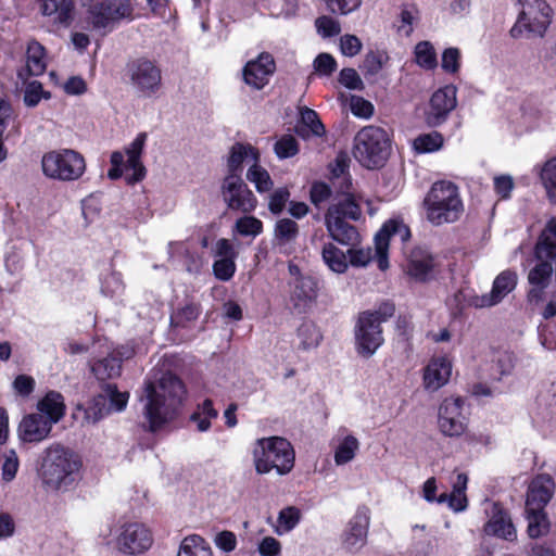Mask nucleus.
Segmentation results:
<instances>
[{
    "label": "nucleus",
    "instance_id": "obj_2",
    "mask_svg": "<svg viewBox=\"0 0 556 556\" xmlns=\"http://www.w3.org/2000/svg\"><path fill=\"white\" fill-rule=\"evenodd\" d=\"M81 467L79 456L61 443L47 446L37 460V477L47 492H66L74 484Z\"/></svg>",
    "mask_w": 556,
    "mask_h": 556
},
{
    "label": "nucleus",
    "instance_id": "obj_32",
    "mask_svg": "<svg viewBox=\"0 0 556 556\" xmlns=\"http://www.w3.org/2000/svg\"><path fill=\"white\" fill-rule=\"evenodd\" d=\"M433 266L432 256L427 251L417 249L410 254L407 273L415 279L425 281L431 274Z\"/></svg>",
    "mask_w": 556,
    "mask_h": 556
},
{
    "label": "nucleus",
    "instance_id": "obj_40",
    "mask_svg": "<svg viewBox=\"0 0 556 556\" xmlns=\"http://www.w3.org/2000/svg\"><path fill=\"white\" fill-rule=\"evenodd\" d=\"M388 61L389 55L387 52L381 50L369 51L366 53L359 68L365 76H376L388 63Z\"/></svg>",
    "mask_w": 556,
    "mask_h": 556
},
{
    "label": "nucleus",
    "instance_id": "obj_22",
    "mask_svg": "<svg viewBox=\"0 0 556 556\" xmlns=\"http://www.w3.org/2000/svg\"><path fill=\"white\" fill-rule=\"evenodd\" d=\"M555 482L549 475H539L529 484L527 492V509H544L553 497Z\"/></svg>",
    "mask_w": 556,
    "mask_h": 556
},
{
    "label": "nucleus",
    "instance_id": "obj_63",
    "mask_svg": "<svg viewBox=\"0 0 556 556\" xmlns=\"http://www.w3.org/2000/svg\"><path fill=\"white\" fill-rule=\"evenodd\" d=\"M339 81L341 85L349 89L361 90L363 89V81L358 73L354 68H343L339 74Z\"/></svg>",
    "mask_w": 556,
    "mask_h": 556
},
{
    "label": "nucleus",
    "instance_id": "obj_4",
    "mask_svg": "<svg viewBox=\"0 0 556 556\" xmlns=\"http://www.w3.org/2000/svg\"><path fill=\"white\" fill-rule=\"evenodd\" d=\"M427 220L441 226L457 222L464 213L458 187L446 180L434 182L424 199Z\"/></svg>",
    "mask_w": 556,
    "mask_h": 556
},
{
    "label": "nucleus",
    "instance_id": "obj_48",
    "mask_svg": "<svg viewBox=\"0 0 556 556\" xmlns=\"http://www.w3.org/2000/svg\"><path fill=\"white\" fill-rule=\"evenodd\" d=\"M515 366V357L509 352L497 353L493 358L492 375L494 379L501 380L504 376L510 375Z\"/></svg>",
    "mask_w": 556,
    "mask_h": 556
},
{
    "label": "nucleus",
    "instance_id": "obj_60",
    "mask_svg": "<svg viewBox=\"0 0 556 556\" xmlns=\"http://www.w3.org/2000/svg\"><path fill=\"white\" fill-rule=\"evenodd\" d=\"M290 192L286 187L276 189L269 197L268 208L273 214H279L283 211Z\"/></svg>",
    "mask_w": 556,
    "mask_h": 556
},
{
    "label": "nucleus",
    "instance_id": "obj_49",
    "mask_svg": "<svg viewBox=\"0 0 556 556\" xmlns=\"http://www.w3.org/2000/svg\"><path fill=\"white\" fill-rule=\"evenodd\" d=\"M50 98L51 93L42 89L41 83L33 80L26 84L23 97L26 106L35 108L39 104L41 99Z\"/></svg>",
    "mask_w": 556,
    "mask_h": 556
},
{
    "label": "nucleus",
    "instance_id": "obj_58",
    "mask_svg": "<svg viewBox=\"0 0 556 556\" xmlns=\"http://www.w3.org/2000/svg\"><path fill=\"white\" fill-rule=\"evenodd\" d=\"M315 26L318 34L325 38L337 36L341 31L340 23L328 15L319 16L315 21Z\"/></svg>",
    "mask_w": 556,
    "mask_h": 556
},
{
    "label": "nucleus",
    "instance_id": "obj_29",
    "mask_svg": "<svg viewBox=\"0 0 556 556\" xmlns=\"http://www.w3.org/2000/svg\"><path fill=\"white\" fill-rule=\"evenodd\" d=\"M535 256L539 261H553L556 257V219L547 222L535 244Z\"/></svg>",
    "mask_w": 556,
    "mask_h": 556
},
{
    "label": "nucleus",
    "instance_id": "obj_56",
    "mask_svg": "<svg viewBox=\"0 0 556 556\" xmlns=\"http://www.w3.org/2000/svg\"><path fill=\"white\" fill-rule=\"evenodd\" d=\"M236 271L235 258H218L213 264V273L218 280H230Z\"/></svg>",
    "mask_w": 556,
    "mask_h": 556
},
{
    "label": "nucleus",
    "instance_id": "obj_28",
    "mask_svg": "<svg viewBox=\"0 0 556 556\" xmlns=\"http://www.w3.org/2000/svg\"><path fill=\"white\" fill-rule=\"evenodd\" d=\"M468 477L465 473H458L456 480L453 482V490L450 494L442 493L438 496L439 504L446 503L447 506L455 513L462 511L467 507V489Z\"/></svg>",
    "mask_w": 556,
    "mask_h": 556
},
{
    "label": "nucleus",
    "instance_id": "obj_25",
    "mask_svg": "<svg viewBox=\"0 0 556 556\" xmlns=\"http://www.w3.org/2000/svg\"><path fill=\"white\" fill-rule=\"evenodd\" d=\"M452 374V364L446 357L432 359L425 369V388L437 391L447 383Z\"/></svg>",
    "mask_w": 556,
    "mask_h": 556
},
{
    "label": "nucleus",
    "instance_id": "obj_52",
    "mask_svg": "<svg viewBox=\"0 0 556 556\" xmlns=\"http://www.w3.org/2000/svg\"><path fill=\"white\" fill-rule=\"evenodd\" d=\"M299 235L298 224L289 218L279 219L275 226V237L283 242H290L294 240Z\"/></svg>",
    "mask_w": 556,
    "mask_h": 556
},
{
    "label": "nucleus",
    "instance_id": "obj_61",
    "mask_svg": "<svg viewBox=\"0 0 556 556\" xmlns=\"http://www.w3.org/2000/svg\"><path fill=\"white\" fill-rule=\"evenodd\" d=\"M363 43L355 35H343L340 38V50L343 55L352 58L358 54L362 50Z\"/></svg>",
    "mask_w": 556,
    "mask_h": 556
},
{
    "label": "nucleus",
    "instance_id": "obj_47",
    "mask_svg": "<svg viewBox=\"0 0 556 556\" xmlns=\"http://www.w3.org/2000/svg\"><path fill=\"white\" fill-rule=\"evenodd\" d=\"M415 58L417 64L426 70H432L438 64L433 46L429 41H420L416 45Z\"/></svg>",
    "mask_w": 556,
    "mask_h": 556
},
{
    "label": "nucleus",
    "instance_id": "obj_42",
    "mask_svg": "<svg viewBox=\"0 0 556 556\" xmlns=\"http://www.w3.org/2000/svg\"><path fill=\"white\" fill-rule=\"evenodd\" d=\"M359 448V442L354 435H346L338 445L334 453V462L337 465H345L350 463Z\"/></svg>",
    "mask_w": 556,
    "mask_h": 556
},
{
    "label": "nucleus",
    "instance_id": "obj_7",
    "mask_svg": "<svg viewBox=\"0 0 556 556\" xmlns=\"http://www.w3.org/2000/svg\"><path fill=\"white\" fill-rule=\"evenodd\" d=\"M394 314L390 303L381 304L377 309L365 311L358 315L355 326V344L358 354L370 357L383 343L381 324Z\"/></svg>",
    "mask_w": 556,
    "mask_h": 556
},
{
    "label": "nucleus",
    "instance_id": "obj_44",
    "mask_svg": "<svg viewBox=\"0 0 556 556\" xmlns=\"http://www.w3.org/2000/svg\"><path fill=\"white\" fill-rule=\"evenodd\" d=\"M301 520V510L295 506H288L280 510L277 518V533L283 534L293 530Z\"/></svg>",
    "mask_w": 556,
    "mask_h": 556
},
{
    "label": "nucleus",
    "instance_id": "obj_43",
    "mask_svg": "<svg viewBox=\"0 0 556 556\" xmlns=\"http://www.w3.org/2000/svg\"><path fill=\"white\" fill-rule=\"evenodd\" d=\"M540 178L549 201L556 203V157L545 162L541 168Z\"/></svg>",
    "mask_w": 556,
    "mask_h": 556
},
{
    "label": "nucleus",
    "instance_id": "obj_36",
    "mask_svg": "<svg viewBox=\"0 0 556 556\" xmlns=\"http://www.w3.org/2000/svg\"><path fill=\"white\" fill-rule=\"evenodd\" d=\"M122 370L121 359L115 356H108L94 362L91 371L98 380H106L118 377Z\"/></svg>",
    "mask_w": 556,
    "mask_h": 556
},
{
    "label": "nucleus",
    "instance_id": "obj_59",
    "mask_svg": "<svg viewBox=\"0 0 556 556\" xmlns=\"http://www.w3.org/2000/svg\"><path fill=\"white\" fill-rule=\"evenodd\" d=\"M20 462L17 454L14 450H10L4 455V462L2 464V480L5 482L12 481L17 473Z\"/></svg>",
    "mask_w": 556,
    "mask_h": 556
},
{
    "label": "nucleus",
    "instance_id": "obj_39",
    "mask_svg": "<svg viewBox=\"0 0 556 556\" xmlns=\"http://www.w3.org/2000/svg\"><path fill=\"white\" fill-rule=\"evenodd\" d=\"M299 348L309 350L318 346L321 334L317 326L312 321H304L298 328Z\"/></svg>",
    "mask_w": 556,
    "mask_h": 556
},
{
    "label": "nucleus",
    "instance_id": "obj_10",
    "mask_svg": "<svg viewBox=\"0 0 556 556\" xmlns=\"http://www.w3.org/2000/svg\"><path fill=\"white\" fill-rule=\"evenodd\" d=\"M521 11L510 29L513 38L526 31L530 36L542 37L552 22V9L545 0H520Z\"/></svg>",
    "mask_w": 556,
    "mask_h": 556
},
{
    "label": "nucleus",
    "instance_id": "obj_15",
    "mask_svg": "<svg viewBox=\"0 0 556 556\" xmlns=\"http://www.w3.org/2000/svg\"><path fill=\"white\" fill-rule=\"evenodd\" d=\"M128 392L118 391L115 384L103 386L99 395L93 399L92 405L86 410V418L97 422L112 412H122L128 403Z\"/></svg>",
    "mask_w": 556,
    "mask_h": 556
},
{
    "label": "nucleus",
    "instance_id": "obj_37",
    "mask_svg": "<svg viewBox=\"0 0 556 556\" xmlns=\"http://www.w3.org/2000/svg\"><path fill=\"white\" fill-rule=\"evenodd\" d=\"M321 255L324 262L334 273L342 274L349 267L345 253L333 243H326L323 248Z\"/></svg>",
    "mask_w": 556,
    "mask_h": 556
},
{
    "label": "nucleus",
    "instance_id": "obj_31",
    "mask_svg": "<svg viewBox=\"0 0 556 556\" xmlns=\"http://www.w3.org/2000/svg\"><path fill=\"white\" fill-rule=\"evenodd\" d=\"M26 74L24 71L18 72V78L26 79L27 75L39 76L45 73L47 63L45 59V48L37 41H30L27 47Z\"/></svg>",
    "mask_w": 556,
    "mask_h": 556
},
{
    "label": "nucleus",
    "instance_id": "obj_8",
    "mask_svg": "<svg viewBox=\"0 0 556 556\" xmlns=\"http://www.w3.org/2000/svg\"><path fill=\"white\" fill-rule=\"evenodd\" d=\"M399 235L401 240L405 241L409 237V229L402 222L391 219L383 224L382 228L375 236V254L371 249H350L348 251L350 263L355 267L366 266L372 257L376 258L378 267L381 270L389 268L388 251L392 236Z\"/></svg>",
    "mask_w": 556,
    "mask_h": 556
},
{
    "label": "nucleus",
    "instance_id": "obj_64",
    "mask_svg": "<svg viewBox=\"0 0 556 556\" xmlns=\"http://www.w3.org/2000/svg\"><path fill=\"white\" fill-rule=\"evenodd\" d=\"M331 188L325 182H315L311 188V201L314 205L319 206L330 199Z\"/></svg>",
    "mask_w": 556,
    "mask_h": 556
},
{
    "label": "nucleus",
    "instance_id": "obj_6",
    "mask_svg": "<svg viewBox=\"0 0 556 556\" xmlns=\"http://www.w3.org/2000/svg\"><path fill=\"white\" fill-rule=\"evenodd\" d=\"M253 460L258 473H268L276 469L282 476L290 472L294 466V451L285 438H263L256 441Z\"/></svg>",
    "mask_w": 556,
    "mask_h": 556
},
{
    "label": "nucleus",
    "instance_id": "obj_23",
    "mask_svg": "<svg viewBox=\"0 0 556 556\" xmlns=\"http://www.w3.org/2000/svg\"><path fill=\"white\" fill-rule=\"evenodd\" d=\"M484 531L486 534L510 542L517 539V531L510 516L498 504H493L492 516L486 522Z\"/></svg>",
    "mask_w": 556,
    "mask_h": 556
},
{
    "label": "nucleus",
    "instance_id": "obj_50",
    "mask_svg": "<svg viewBox=\"0 0 556 556\" xmlns=\"http://www.w3.org/2000/svg\"><path fill=\"white\" fill-rule=\"evenodd\" d=\"M278 159H289L298 154L299 142L292 135L281 136L274 146Z\"/></svg>",
    "mask_w": 556,
    "mask_h": 556
},
{
    "label": "nucleus",
    "instance_id": "obj_18",
    "mask_svg": "<svg viewBox=\"0 0 556 556\" xmlns=\"http://www.w3.org/2000/svg\"><path fill=\"white\" fill-rule=\"evenodd\" d=\"M370 511L366 506L359 507L346 526L342 535L343 547L352 553L358 552L367 542Z\"/></svg>",
    "mask_w": 556,
    "mask_h": 556
},
{
    "label": "nucleus",
    "instance_id": "obj_38",
    "mask_svg": "<svg viewBox=\"0 0 556 556\" xmlns=\"http://www.w3.org/2000/svg\"><path fill=\"white\" fill-rule=\"evenodd\" d=\"M528 534L532 539H536L547 534L549 530V521L543 509H527Z\"/></svg>",
    "mask_w": 556,
    "mask_h": 556
},
{
    "label": "nucleus",
    "instance_id": "obj_12",
    "mask_svg": "<svg viewBox=\"0 0 556 556\" xmlns=\"http://www.w3.org/2000/svg\"><path fill=\"white\" fill-rule=\"evenodd\" d=\"M130 0H98L88 8V21L94 29L111 31L121 21L132 20Z\"/></svg>",
    "mask_w": 556,
    "mask_h": 556
},
{
    "label": "nucleus",
    "instance_id": "obj_53",
    "mask_svg": "<svg viewBox=\"0 0 556 556\" xmlns=\"http://www.w3.org/2000/svg\"><path fill=\"white\" fill-rule=\"evenodd\" d=\"M442 144L443 138L439 132L420 135L414 141L415 149L421 153L437 151Z\"/></svg>",
    "mask_w": 556,
    "mask_h": 556
},
{
    "label": "nucleus",
    "instance_id": "obj_14",
    "mask_svg": "<svg viewBox=\"0 0 556 556\" xmlns=\"http://www.w3.org/2000/svg\"><path fill=\"white\" fill-rule=\"evenodd\" d=\"M227 207L249 214L256 208L257 199L239 174L227 175L220 188Z\"/></svg>",
    "mask_w": 556,
    "mask_h": 556
},
{
    "label": "nucleus",
    "instance_id": "obj_20",
    "mask_svg": "<svg viewBox=\"0 0 556 556\" xmlns=\"http://www.w3.org/2000/svg\"><path fill=\"white\" fill-rule=\"evenodd\" d=\"M276 70L274 58L269 53H261L255 60L249 61L243 67L244 83L255 90L263 89Z\"/></svg>",
    "mask_w": 556,
    "mask_h": 556
},
{
    "label": "nucleus",
    "instance_id": "obj_16",
    "mask_svg": "<svg viewBox=\"0 0 556 556\" xmlns=\"http://www.w3.org/2000/svg\"><path fill=\"white\" fill-rule=\"evenodd\" d=\"M457 106V88L446 85L434 91L429 100L426 112V122L430 126H440Z\"/></svg>",
    "mask_w": 556,
    "mask_h": 556
},
{
    "label": "nucleus",
    "instance_id": "obj_54",
    "mask_svg": "<svg viewBox=\"0 0 556 556\" xmlns=\"http://www.w3.org/2000/svg\"><path fill=\"white\" fill-rule=\"evenodd\" d=\"M300 114L303 126L307 127L312 135L320 137L325 134V126L314 110L303 108Z\"/></svg>",
    "mask_w": 556,
    "mask_h": 556
},
{
    "label": "nucleus",
    "instance_id": "obj_24",
    "mask_svg": "<svg viewBox=\"0 0 556 556\" xmlns=\"http://www.w3.org/2000/svg\"><path fill=\"white\" fill-rule=\"evenodd\" d=\"M146 140L147 134L140 132L125 149L127 155L126 167L134 172L131 176L126 177L127 182L130 185L141 181L146 176V168L141 162Z\"/></svg>",
    "mask_w": 556,
    "mask_h": 556
},
{
    "label": "nucleus",
    "instance_id": "obj_45",
    "mask_svg": "<svg viewBox=\"0 0 556 556\" xmlns=\"http://www.w3.org/2000/svg\"><path fill=\"white\" fill-rule=\"evenodd\" d=\"M552 261L543 260L536 264L528 275V281L530 285L540 288H546L549 283L553 266Z\"/></svg>",
    "mask_w": 556,
    "mask_h": 556
},
{
    "label": "nucleus",
    "instance_id": "obj_3",
    "mask_svg": "<svg viewBox=\"0 0 556 556\" xmlns=\"http://www.w3.org/2000/svg\"><path fill=\"white\" fill-rule=\"evenodd\" d=\"M362 208L352 193L334 198L325 214V226L331 239L342 245H355L359 235L348 220H358Z\"/></svg>",
    "mask_w": 556,
    "mask_h": 556
},
{
    "label": "nucleus",
    "instance_id": "obj_26",
    "mask_svg": "<svg viewBox=\"0 0 556 556\" xmlns=\"http://www.w3.org/2000/svg\"><path fill=\"white\" fill-rule=\"evenodd\" d=\"M260 154L258 151L250 144L235 143L231 147L230 154L227 162L228 174L241 175L242 164L247 163H258Z\"/></svg>",
    "mask_w": 556,
    "mask_h": 556
},
{
    "label": "nucleus",
    "instance_id": "obj_62",
    "mask_svg": "<svg viewBox=\"0 0 556 556\" xmlns=\"http://www.w3.org/2000/svg\"><path fill=\"white\" fill-rule=\"evenodd\" d=\"M351 112L361 118H369L374 114V105L362 97L353 96L351 98Z\"/></svg>",
    "mask_w": 556,
    "mask_h": 556
},
{
    "label": "nucleus",
    "instance_id": "obj_51",
    "mask_svg": "<svg viewBox=\"0 0 556 556\" xmlns=\"http://www.w3.org/2000/svg\"><path fill=\"white\" fill-rule=\"evenodd\" d=\"M235 230L241 236L256 237L263 231V223L251 215L237 219Z\"/></svg>",
    "mask_w": 556,
    "mask_h": 556
},
{
    "label": "nucleus",
    "instance_id": "obj_41",
    "mask_svg": "<svg viewBox=\"0 0 556 556\" xmlns=\"http://www.w3.org/2000/svg\"><path fill=\"white\" fill-rule=\"evenodd\" d=\"M247 179L254 184L255 189L260 193L269 191L274 186L269 173L258 163H253L250 166L247 172Z\"/></svg>",
    "mask_w": 556,
    "mask_h": 556
},
{
    "label": "nucleus",
    "instance_id": "obj_27",
    "mask_svg": "<svg viewBox=\"0 0 556 556\" xmlns=\"http://www.w3.org/2000/svg\"><path fill=\"white\" fill-rule=\"evenodd\" d=\"M37 409L54 426L65 415L64 397L56 391H50L38 402Z\"/></svg>",
    "mask_w": 556,
    "mask_h": 556
},
{
    "label": "nucleus",
    "instance_id": "obj_34",
    "mask_svg": "<svg viewBox=\"0 0 556 556\" xmlns=\"http://www.w3.org/2000/svg\"><path fill=\"white\" fill-rule=\"evenodd\" d=\"M177 556H213V552L202 536L191 534L180 542Z\"/></svg>",
    "mask_w": 556,
    "mask_h": 556
},
{
    "label": "nucleus",
    "instance_id": "obj_19",
    "mask_svg": "<svg viewBox=\"0 0 556 556\" xmlns=\"http://www.w3.org/2000/svg\"><path fill=\"white\" fill-rule=\"evenodd\" d=\"M290 302L299 313L312 306L318 296V280L309 275H299L289 282Z\"/></svg>",
    "mask_w": 556,
    "mask_h": 556
},
{
    "label": "nucleus",
    "instance_id": "obj_11",
    "mask_svg": "<svg viewBox=\"0 0 556 556\" xmlns=\"http://www.w3.org/2000/svg\"><path fill=\"white\" fill-rule=\"evenodd\" d=\"M125 77L139 97L151 98L162 86L160 67L147 58L130 60L125 67Z\"/></svg>",
    "mask_w": 556,
    "mask_h": 556
},
{
    "label": "nucleus",
    "instance_id": "obj_33",
    "mask_svg": "<svg viewBox=\"0 0 556 556\" xmlns=\"http://www.w3.org/2000/svg\"><path fill=\"white\" fill-rule=\"evenodd\" d=\"M201 314V306L194 302H186L170 315V326L174 328H190Z\"/></svg>",
    "mask_w": 556,
    "mask_h": 556
},
{
    "label": "nucleus",
    "instance_id": "obj_13",
    "mask_svg": "<svg viewBox=\"0 0 556 556\" xmlns=\"http://www.w3.org/2000/svg\"><path fill=\"white\" fill-rule=\"evenodd\" d=\"M115 544L122 554L137 556L151 548L153 535L151 530L141 522H125L117 530Z\"/></svg>",
    "mask_w": 556,
    "mask_h": 556
},
{
    "label": "nucleus",
    "instance_id": "obj_5",
    "mask_svg": "<svg viewBox=\"0 0 556 556\" xmlns=\"http://www.w3.org/2000/svg\"><path fill=\"white\" fill-rule=\"evenodd\" d=\"M390 152V138L381 127L365 126L354 138L353 155L362 166L368 169L382 167Z\"/></svg>",
    "mask_w": 556,
    "mask_h": 556
},
{
    "label": "nucleus",
    "instance_id": "obj_57",
    "mask_svg": "<svg viewBox=\"0 0 556 556\" xmlns=\"http://www.w3.org/2000/svg\"><path fill=\"white\" fill-rule=\"evenodd\" d=\"M327 9L333 14L348 15L356 11L362 0H323Z\"/></svg>",
    "mask_w": 556,
    "mask_h": 556
},
{
    "label": "nucleus",
    "instance_id": "obj_9",
    "mask_svg": "<svg viewBox=\"0 0 556 556\" xmlns=\"http://www.w3.org/2000/svg\"><path fill=\"white\" fill-rule=\"evenodd\" d=\"M86 166L84 155L73 149L52 150L41 159L43 175L63 182L78 180L85 174Z\"/></svg>",
    "mask_w": 556,
    "mask_h": 556
},
{
    "label": "nucleus",
    "instance_id": "obj_35",
    "mask_svg": "<svg viewBox=\"0 0 556 556\" xmlns=\"http://www.w3.org/2000/svg\"><path fill=\"white\" fill-rule=\"evenodd\" d=\"M41 11L45 15H54V21L67 23L71 20L73 2L71 0H41Z\"/></svg>",
    "mask_w": 556,
    "mask_h": 556
},
{
    "label": "nucleus",
    "instance_id": "obj_17",
    "mask_svg": "<svg viewBox=\"0 0 556 556\" xmlns=\"http://www.w3.org/2000/svg\"><path fill=\"white\" fill-rule=\"evenodd\" d=\"M463 400L447 397L439 407L438 424L441 432L447 437H459L466 430V419L462 414Z\"/></svg>",
    "mask_w": 556,
    "mask_h": 556
},
{
    "label": "nucleus",
    "instance_id": "obj_55",
    "mask_svg": "<svg viewBox=\"0 0 556 556\" xmlns=\"http://www.w3.org/2000/svg\"><path fill=\"white\" fill-rule=\"evenodd\" d=\"M441 67L444 72L456 74L460 67V51L451 47L443 51L441 58Z\"/></svg>",
    "mask_w": 556,
    "mask_h": 556
},
{
    "label": "nucleus",
    "instance_id": "obj_1",
    "mask_svg": "<svg viewBox=\"0 0 556 556\" xmlns=\"http://www.w3.org/2000/svg\"><path fill=\"white\" fill-rule=\"evenodd\" d=\"M185 393L182 381L170 372L164 374L157 381L146 383L144 395L140 401L142 415L151 432L160 430L175 417Z\"/></svg>",
    "mask_w": 556,
    "mask_h": 556
},
{
    "label": "nucleus",
    "instance_id": "obj_30",
    "mask_svg": "<svg viewBox=\"0 0 556 556\" xmlns=\"http://www.w3.org/2000/svg\"><path fill=\"white\" fill-rule=\"evenodd\" d=\"M517 274L513 270L502 271L494 280L489 300H483V304L488 306L500 303L508 293L517 286Z\"/></svg>",
    "mask_w": 556,
    "mask_h": 556
},
{
    "label": "nucleus",
    "instance_id": "obj_46",
    "mask_svg": "<svg viewBox=\"0 0 556 556\" xmlns=\"http://www.w3.org/2000/svg\"><path fill=\"white\" fill-rule=\"evenodd\" d=\"M125 285L121 273L111 270L101 280V292L110 298H116L123 294Z\"/></svg>",
    "mask_w": 556,
    "mask_h": 556
},
{
    "label": "nucleus",
    "instance_id": "obj_21",
    "mask_svg": "<svg viewBox=\"0 0 556 556\" xmlns=\"http://www.w3.org/2000/svg\"><path fill=\"white\" fill-rule=\"evenodd\" d=\"M53 425L43 415L31 413L24 416L17 427L18 439L25 443H39L46 440Z\"/></svg>",
    "mask_w": 556,
    "mask_h": 556
}]
</instances>
